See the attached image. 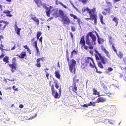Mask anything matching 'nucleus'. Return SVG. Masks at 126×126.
I'll return each mask as SVG.
<instances>
[{
	"instance_id": "1",
	"label": "nucleus",
	"mask_w": 126,
	"mask_h": 126,
	"mask_svg": "<svg viewBox=\"0 0 126 126\" xmlns=\"http://www.w3.org/2000/svg\"><path fill=\"white\" fill-rule=\"evenodd\" d=\"M86 11L90 15V18H86L85 19L88 21V20H94V24L96 25L97 23V18L96 15V12L95 8H94L93 9H90L88 8H84L82 9V11L84 12Z\"/></svg>"
},
{
	"instance_id": "2",
	"label": "nucleus",
	"mask_w": 126,
	"mask_h": 126,
	"mask_svg": "<svg viewBox=\"0 0 126 126\" xmlns=\"http://www.w3.org/2000/svg\"><path fill=\"white\" fill-rule=\"evenodd\" d=\"M86 44L88 46V47H87L85 45V42L84 41V37H82L80 42V44H81L82 46L81 48L83 49L84 48L85 49L87 50L88 48H89L90 49H93V46L92 45V43L90 42V40L89 39V37L88 35H87L86 37Z\"/></svg>"
},
{
	"instance_id": "3",
	"label": "nucleus",
	"mask_w": 126,
	"mask_h": 126,
	"mask_svg": "<svg viewBox=\"0 0 126 126\" xmlns=\"http://www.w3.org/2000/svg\"><path fill=\"white\" fill-rule=\"evenodd\" d=\"M46 8V14L48 16H49L50 14L55 16H57L58 12L56 9H54L53 7L51 6L47 7Z\"/></svg>"
},
{
	"instance_id": "4",
	"label": "nucleus",
	"mask_w": 126,
	"mask_h": 126,
	"mask_svg": "<svg viewBox=\"0 0 126 126\" xmlns=\"http://www.w3.org/2000/svg\"><path fill=\"white\" fill-rule=\"evenodd\" d=\"M95 52L96 53L95 54V57L97 60H99L100 59L102 63L103 64H105L108 61L106 58L101 56L100 54L96 50H95Z\"/></svg>"
},
{
	"instance_id": "5",
	"label": "nucleus",
	"mask_w": 126,
	"mask_h": 126,
	"mask_svg": "<svg viewBox=\"0 0 126 126\" xmlns=\"http://www.w3.org/2000/svg\"><path fill=\"white\" fill-rule=\"evenodd\" d=\"M76 64V61L73 59L71 60L68 63L69 70L72 73H73V71L74 73H75Z\"/></svg>"
},
{
	"instance_id": "6",
	"label": "nucleus",
	"mask_w": 126,
	"mask_h": 126,
	"mask_svg": "<svg viewBox=\"0 0 126 126\" xmlns=\"http://www.w3.org/2000/svg\"><path fill=\"white\" fill-rule=\"evenodd\" d=\"M84 63L86 65H89L92 68H94L95 66V64L93 59L88 57L84 61Z\"/></svg>"
},
{
	"instance_id": "7",
	"label": "nucleus",
	"mask_w": 126,
	"mask_h": 126,
	"mask_svg": "<svg viewBox=\"0 0 126 126\" xmlns=\"http://www.w3.org/2000/svg\"><path fill=\"white\" fill-rule=\"evenodd\" d=\"M17 65L16 59L15 58H14L12 60V64H9V66L11 68V70L12 72H14L16 70Z\"/></svg>"
},
{
	"instance_id": "8",
	"label": "nucleus",
	"mask_w": 126,
	"mask_h": 126,
	"mask_svg": "<svg viewBox=\"0 0 126 126\" xmlns=\"http://www.w3.org/2000/svg\"><path fill=\"white\" fill-rule=\"evenodd\" d=\"M62 19L63 22V24L64 26H67L70 23V20L66 16H64V17L62 18Z\"/></svg>"
},
{
	"instance_id": "9",
	"label": "nucleus",
	"mask_w": 126,
	"mask_h": 126,
	"mask_svg": "<svg viewBox=\"0 0 126 126\" xmlns=\"http://www.w3.org/2000/svg\"><path fill=\"white\" fill-rule=\"evenodd\" d=\"M90 36L93 41L92 42H91L92 43V45L93 44V45H95L96 44L95 41L96 39L95 36L94 34H92L90 35Z\"/></svg>"
},
{
	"instance_id": "10",
	"label": "nucleus",
	"mask_w": 126,
	"mask_h": 126,
	"mask_svg": "<svg viewBox=\"0 0 126 126\" xmlns=\"http://www.w3.org/2000/svg\"><path fill=\"white\" fill-rule=\"evenodd\" d=\"M52 95L55 98H59L60 96L56 90L52 92Z\"/></svg>"
},
{
	"instance_id": "11",
	"label": "nucleus",
	"mask_w": 126,
	"mask_h": 126,
	"mask_svg": "<svg viewBox=\"0 0 126 126\" xmlns=\"http://www.w3.org/2000/svg\"><path fill=\"white\" fill-rule=\"evenodd\" d=\"M59 14L62 18L66 16V14L64 13L63 11L60 10L59 11Z\"/></svg>"
},
{
	"instance_id": "12",
	"label": "nucleus",
	"mask_w": 126,
	"mask_h": 126,
	"mask_svg": "<svg viewBox=\"0 0 126 126\" xmlns=\"http://www.w3.org/2000/svg\"><path fill=\"white\" fill-rule=\"evenodd\" d=\"M105 100L102 97H100L98 98L97 100L94 103H99L100 102H102L104 101Z\"/></svg>"
},
{
	"instance_id": "13",
	"label": "nucleus",
	"mask_w": 126,
	"mask_h": 126,
	"mask_svg": "<svg viewBox=\"0 0 126 126\" xmlns=\"http://www.w3.org/2000/svg\"><path fill=\"white\" fill-rule=\"evenodd\" d=\"M34 44L35 46V48L36 50V53L37 55H38L40 54V52L39 51V50L38 48V47L37 45V42L36 41H35L34 43Z\"/></svg>"
},
{
	"instance_id": "14",
	"label": "nucleus",
	"mask_w": 126,
	"mask_h": 126,
	"mask_svg": "<svg viewBox=\"0 0 126 126\" xmlns=\"http://www.w3.org/2000/svg\"><path fill=\"white\" fill-rule=\"evenodd\" d=\"M26 52L25 51H23L21 52V54H20V55L18 56L20 58H24L26 56Z\"/></svg>"
},
{
	"instance_id": "15",
	"label": "nucleus",
	"mask_w": 126,
	"mask_h": 126,
	"mask_svg": "<svg viewBox=\"0 0 126 126\" xmlns=\"http://www.w3.org/2000/svg\"><path fill=\"white\" fill-rule=\"evenodd\" d=\"M31 18L36 22L37 25H39V20L37 18H36V17H32Z\"/></svg>"
},
{
	"instance_id": "16",
	"label": "nucleus",
	"mask_w": 126,
	"mask_h": 126,
	"mask_svg": "<svg viewBox=\"0 0 126 126\" xmlns=\"http://www.w3.org/2000/svg\"><path fill=\"white\" fill-rule=\"evenodd\" d=\"M42 59V58H38L37 60V63L36 64V65L38 67H40L41 66L40 63V61Z\"/></svg>"
},
{
	"instance_id": "17",
	"label": "nucleus",
	"mask_w": 126,
	"mask_h": 126,
	"mask_svg": "<svg viewBox=\"0 0 126 126\" xmlns=\"http://www.w3.org/2000/svg\"><path fill=\"white\" fill-rule=\"evenodd\" d=\"M71 87H72L73 90L74 91V92H75V91H77V88L75 83L73 84V86H72Z\"/></svg>"
},
{
	"instance_id": "18",
	"label": "nucleus",
	"mask_w": 126,
	"mask_h": 126,
	"mask_svg": "<svg viewBox=\"0 0 126 126\" xmlns=\"http://www.w3.org/2000/svg\"><path fill=\"white\" fill-rule=\"evenodd\" d=\"M34 1L35 2V3L37 5L38 7H40L42 5V4L41 2L39 1H36L34 0Z\"/></svg>"
},
{
	"instance_id": "19",
	"label": "nucleus",
	"mask_w": 126,
	"mask_h": 126,
	"mask_svg": "<svg viewBox=\"0 0 126 126\" xmlns=\"http://www.w3.org/2000/svg\"><path fill=\"white\" fill-rule=\"evenodd\" d=\"M6 25L5 22L3 21H0V29L1 27L3 25L4 26V27H5Z\"/></svg>"
},
{
	"instance_id": "20",
	"label": "nucleus",
	"mask_w": 126,
	"mask_h": 126,
	"mask_svg": "<svg viewBox=\"0 0 126 126\" xmlns=\"http://www.w3.org/2000/svg\"><path fill=\"white\" fill-rule=\"evenodd\" d=\"M77 51H75L74 50L71 53V57L72 58L73 57V55H76L77 53Z\"/></svg>"
},
{
	"instance_id": "21",
	"label": "nucleus",
	"mask_w": 126,
	"mask_h": 126,
	"mask_svg": "<svg viewBox=\"0 0 126 126\" xmlns=\"http://www.w3.org/2000/svg\"><path fill=\"white\" fill-rule=\"evenodd\" d=\"M55 76L58 79H59L60 77V75L58 71H55Z\"/></svg>"
},
{
	"instance_id": "22",
	"label": "nucleus",
	"mask_w": 126,
	"mask_h": 126,
	"mask_svg": "<svg viewBox=\"0 0 126 126\" xmlns=\"http://www.w3.org/2000/svg\"><path fill=\"white\" fill-rule=\"evenodd\" d=\"M93 94L95 95H99V92L97 91V90L94 89H93Z\"/></svg>"
},
{
	"instance_id": "23",
	"label": "nucleus",
	"mask_w": 126,
	"mask_h": 126,
	"mask_svg": "<svg viewBox=\"0 0 126 126\" xmlns=\"http://www.w3.org/2000/svg\"><path fill=\"white\" fill-rule=\"evenodd\" d=\"M104 41V40L101 38H99L98 39V42L99 44H101Z\"/></svg>"
},
{
	"instance_id": "24",
	"label": "nucleus",
	"mask_w": 126,
	"mask_h": 126,
	"mask_svg": "<svg viewBox=\"0 0 126 126\" xmlns=\"http://www.w3.org/2000/svg\"><path fill=\"white\" fill-rule=\"evenodd\" d=\"M116 53L117 55L120 58H122L123 55V54L122 53L120 52H119L118 53H117V52Z\"/></svg>"
},
{
	"instance_id": "25",
	"label": "nucleus",
	"mask_w": 126,
	"mask_h": 126,
	"mask_svg": "<svg viewBox=\"0 0 126 126\" xmlns=\"http://www.w3.org/2000/svg\"><path fill=\"white\" fill-rule=\"evenodd\" d=\"M103 16L102 15H100V20H101V21L102 23L103 24H104V23L103 22Z\"/></svg>"
},
{
	"instance_id": "26",
	"label": "nucleus",
	"mask_w": 126,
	"mask_h": 126,
	"mask_svg": "<svg viewBox=\"0 0 126 126\" xmlns=\"http://www.w3.org/2000/svg\"><path fill=\"white\" fill-rule=\"evenodd\" d=\"M98 65L99 67L100 68H103V66L102 65V64L100 62H98Z\"/></svg>"
},
{
	"instance_id": "27",
	"label": "nucleus",
	"mask_w": 126,
	"mask_h": 126,
	"mask_svg": "<svg viewBox=\"0 0 126 126\" xmlns=\"http://www.w3.org/2000/svg\"><path fill=\"white\" fill-rule=\"evenodd\" d=\"M54 83H55V87L57 88L58 89L59 87V86L58 85V82L56 80H55L54 82Z\"/></svg>"
},
{
	"instance_id": "28",
	"label": "nucleus",
	"mask_w": 126,
	"mask_h": 126,
	"mask_svg": "<svg viewBox=\"0 0 126 126\" xmlns=\"http://www.w3.org/2000/svg\"><path fill=\"white\" fill-rule=\"evenodd\" d=\"M70 15L71 17L75 19H77L78 18L76 16L73 14H70Z\"/></svg>"
},
{
	"instance_id": "29",
	"label": "nucleus",
	"mask_w": 126,
	"mask_h": 126,
	"mask_svg": "<svg viewBox=\"0 0 126 126\" xmlns=\"http://www.w3.org/2000/svg\"><path fill=\"white\" fill-rule=\"evenodd\" d=\"M94 102H90L88 104V105H89V106H91V105H92L93 106H95V105L94 104L95 103H94Z\"/></svg>"
},
{
	"instance_id": "30",
	"label": "nucleus",
	"mask_w": 126,
	"mask_h": 126,
	"mask_svg": "<svg viewBox=\"0 0 126 126\" xmlns=\"http://www.w3.org/2000/svg\"><path fill=\"white\" fill-rule=\"evenodd\" d=\"M16 44H15V45L11 49V50H13L15 49L16 47H18L19 46V45L17 43V45H16Z\"/></svg>"
},
{
	"instance_id": "31",
	"label": "nucleus",
	"mask_w": 126,
	"mask_h": 126,
	"mask_svg": "<svg viewBox=\"0 0 126 126\" xmlns=\"http://www.w3.org/2000/svg\"><path fill=\"white\" fill-rule=\"evenodd\" d=\"M3 61L4 62H6V63H6L7 62H8V57L7 56H6L3 59Z\"/></svg>"
},
{
	"instance_id": "32",
	"label": "nucleus",
	"mask_w": 126,
	"mask_h": 126,
	"mask_svg": "<svg viewBox=\"0 0 126 126\" xmlns=\"http://www.w3.org/2000/svg\"><path fill=\"white\" fill-rule=\"evenodd\" d=\"M77 19V21L78 22V24L80 26V24H81L82 23V22L81 21H80V20L78 18Z\"/></svg>"
},
{
	"instance_id": "33",
	"label": "nucleus",
	"mask_w": 126,
	"mask_h": 126,
	"mask_svg": "<svg viewBox=\"0 0 126 126\" xmlns=\"http://www.w3.org/2000/svg\"><path fill=\"white\" fill-rule=\"evenodd\" d=\"M113 20L117 24L118 23V22L117 20V18L116 17L114 18L113 19Z\"/></svg>"
},
{
	"instance_id": "34",
	"label": "nucleus",
	"mask_w": 126,
	"mask_h": 126,
	"mask_svg": "<svg viewBox=\"0 0 126 126\" xmlns=\"http://www.w3.org/2000/svg\"><path fill=\"white\" fill-rule=\"evenodd\" d=\"M45 72H46V76L47 77V79H49V78H48V76H49V73H48L46 71H45Z\"/></svg>"
},
{
	"instance_id": "35",
	"label": "nucleus",
	"mask_w": 126,
	"mask_h": 126,
	"mask_svg": "<svg viewBox=\"0 0 126 126\" xmlns=\"http://www.w3.org/2000/svg\"><path fill=\"white\" fill-rule=\"evenodd\" d=\"M114 44H113L112 45V49L116 53L117 51L116 49L115 48L114 46Z\"/></svg>"
},
{
	"instance_id": "36",
	"label": "nucleus",
	"mask_w": 126,
	"mask_h": 126,
	"mask_svg": "<svg viewBox=\"0 0 126 126\" xmlns=\"http://www.w3.org/2000/svg\"><path fill=\"white\" fill-rule=\"evenodd\" d=\"M21 29H19L17 30L16 31H17V34L18 35H20V30Z\"/></svg>"
},
{
	"instance_id": "37",
	"label": "nucleus",
	"mask_w": 126,
	"mask_h": 126,
	"mask_svg": "<svg viewBox=\"0 0 126 126\" xmlns=\"http://www.w3.org/2000/svg\"><path fill=\"white\" fill-rule=\"evenodd\" d=\"M42 34L40 32H37V36L40 37Z\"/></svg>"
},
{
	"instance_id": "38",
	"label": "nucleus",
	"mask_w": 126,
	"mask_h": 126,
	"mask_svg": "<svg viewBox=\"0 0 126 126\" xmlns=\"http://www.w3.org/2000/svg\"><path fill=\"white\" fill-rule=\"evenodd\" d=\"M71 29L73 31H74L76 30V28L74 27L71 26Z\"/></svg>"
},
{
	"instance_id": "39",
	"label": "nucleus",
	"mask_w": 126,
	"mask_h": 126,
	"mask_svg": "<svg viewBox=\"0 0 126 126\" xmlns=\"http://www.w3.org/2000/svg\"><path fill=\"white\" fill-rule=\"evenodd\" d=\"M15 86H13V89L14 90L16 91H17L18 90V88H16V89H15Z\"/></svg>"
},
{
	"instance_id": "40",
	"label": "nucleus",
	"mask_w": 126,
	"mask_h": 126,
	"mask_svg": "<svg viewBox=\"0 0 126 126\" xmlns=\"http://www.w3.org/2000/svg\"><path fill=\"white\" fill-rule=\"evenodd\" d=\"M61 5L63 7H64V8H65L67 9L68 8V7H67L65 5H64L62 3H61Z\"/></svg>"
},
{
	"instance_id": "41",
	"label": "nucleus",
	"mask_w": 126,
	"mask_h": 126,
	"mask_svg": "<svg viewBox=\"0 0 126 126\" xmlns=\"http://www.w3.org/2000/svg\"><path fill=\"white\" fill-rule=\"evenodd\" d=\"M103 50L104 52L107 54V55H108V54H109L108 52L104 48L103 49Z\"/></svg>"
},
{
	"instance_id": "42",
	"label": "nucleus",
	"mask_w": 126,
	"mask_h": 126,
	"mask_svg": "<svg viewBox=\"0 0 126 126\" xmlns=\"http://www.w3.org/2000/svg\"><path fill=\"white\" fill-rule=\"evenodd\" d=\"M54 89V87L53 85H52L51 86V91L52 92H53L55 91Z\"/></svg>"
},
{
	"instance_id": "43",
	"label": "nucleus",
	"mask_w": 126,
	"mask_h": 126,
	"mask_svg": "<svg viewBox=\"0 0 126 126\" xmlns=\"http://www.w3.org/2000/svg\"><path fill=\"white\" fill-rule=\"evenodd\" d=\"M15 30L16 31L17 30L19 29L18 27L17 26V25L16 24H15Z\"/></svg>"
},
{
	"instance_id": "44",
	"label": "nucleus",
	"mask_w": 126,
	"mask_h": 126,
	"mask_svg": "<svg viewBox=\"0 0 126 126\" xmlns=\"http://www.w3.org/2000/svg\"><path fill=\"white\" fill-rule=\"evenodd\" d=\"M108 70L109 71H111L113 70V69L111 67H109L108 68Z\"/></svg>"
},
{
	"instance_id": "45",
	"label": "nucleus",
	"mask_w": 126,
	"mask_h": 126,
	"mask_svg": "<svg viewBox=\"0 0 126 126\" xmlns=\"http://www.w3.org/2000/svg\"><path fill=\"white\" fill-rule=\"evenodd\" d=\"M55 3L57 5H58L59 4H60L61 5V3H62L58 0L56 1Z\"/></svg>"
},
{
	"instance_id": "46",
	"label": "nucleus",
	"mask_w": 126,
	"mask_h": 126,
	"mask_svg": "<svg viewBox=\"0 0 126 126\" xmlns=\"http://www.w3.org/2000/svg\"><path fill=\"white\" fill-rule=\"evenodd\" d=\"M105 10L106 11L107 13H109L110 11V10L109 9H105Z\"/></svg>"
},
{
	"instance_id": "47",
	"label": "nucleus",
	"mask_w": 126,
	"mask_h": 126,
	"mask_svg": "<svg viewBox=\"0 0 126 126\" xmlns=\"http://www.w3.org/2000/svg\"><path fill=\"white\" fill-rule=\"evenodd\" d=\"M82 2L84 3H86L87 1V0H81Z\"/></svg>"
},
{
	"instance_id": "48",
	"label": "nucleus",
	"mask_w": 126,
	"mask_h": 126,
	"mask_svg": "<svg viewBox=\"0 0 126 126\" xmlns=\"http://www.w3.org/2000/svg\"><path fill=\"white\" fill-rule=\"evenodd\" d=\"M105 120L106 121H107L108 122H109V123L110 124H112V121H109V120L108 119H105Z\"/></svg>"
},
{
	"instance_id": "49",
	"label": "nucleus",
	"mask_w": 126,
	"mask_h": 126,
	"mask_svg": "<svg viewBox=\"0 0 126 126\" xmlns=\"http://www.w3.org/2000/svg\"><path fill=\"white\" fill-rule=\"evenodd\" d=\"M23 47L26 49L27 50L28 49H29L27 45Z\"/></svg>"
},
{
	"instance_id": "50",
	"label": "nucleus",
	"mask_w": 126,
	"mask_h": 126,
	"mask_svg": "<svg viewBox=\"0 0 126 126\" xmlns=\"http://www.w3.org/2000/svg\"><path fill=\"white\" fill-rule=\"evenodd\" d=\"M27 51L30 54H31V51L30 49H28L27 50Z\"/></svg>"
},
{
	"instance_id": "51",
	"label": "nucleus",
	"mask_w": 126,
	"mask_h": 126,
	"mask_svg": "<svg viewBox=\"0 0 126 126\" xmlns=\"http://www.w3.org/2000/svg\"><path fill=\"white\" fill-rule=\"evenodd\" d=\"M3 45H1L0 46V48L1 50H3L4 49H3Z\"/></svg>"
},
{
	"instance_id": "52",
	"label": "nucleus",
	"mask_w": 126,
	"mask_h": 126,
	"mask_svg": "<svg viewBox=\"0 0 126 126\" xmlns=\"http://www.w3.org/2000/svg\"><path fill=\"white\" fill-rule=\"evenodd\" d=\"M83 106L84 107H87L88 106H89V105H88V104H84Z\"/></svg>"
},
{
	"instance_id": "53",
	"label": "nucleus",
	"mask_w": 126,
	"mask_h": 126,
	"mask_svg": "<svg viewBox=\"0 0 126 126\" xmlns=\"http://www.w3.org/2000/svg\"><path fill=\"white\" fill-rule=\"evenodd\" d=\"M94 67L96 69V71L98 73H101V72L99 71H97V68L95 66H94Z\"/></svg>"
},
{
	"instance_id": "54",
	"label": "nucleus",
	"mask_w": 126,
	"mask_h": 126,
	"mask_svg": "<svg viewBox=\"0 0 126 126\" xmlns=\"http://www.w3.org/2000/svg\"><path fill=\"white\" fill-rule=\"evenodd\" d=\"M24 106L22 104H20L19 105V107L21 108H22Z\"/></svg>"
},
{
	"instance_id": "55",
	"label": "nucleus",
	"mask_w": 126,
	"mask_h": 126,
	"mask_svg": "<svg viewBox=\"0 0 126 126\" xmlns=\"http://www.w3.org/2000/svg\"><path fill=\"white\" fill-rule=\"evenodd\" d=\"M10 11H8V16L11 17L12 16V15L10 14Z\"/></svg>"
},
{
	"instance_id": "56",
	"label": "nucleus",
	"mask_w": 126,
	"mask_h": 126,
	"mask_svg": "<svg viewBox=\"0 0 126 126\" xmlns=\"http://www.w3.org/2000/svg\"><path fill=\"white\" fill-rule=\"evenodd\" d=\"M42 37H41L39 39V40L42 43Z\"/></svg>"
},
{
	"instance_id": "57",
	"label": "nucleus",
	"mask_w": 126,
	"mask_h": 126,
	"mask_svg": "<svg viewBox=\"0 0 126 126\" xmlns=\"http://www.w3.org/2000/svg\"><path fill=\"white\" fill-rule=\"evenodd\" d=\"M61 88H60L59 89V95H61Z\"/></svg>"
},
{
	"instance_id": "58",
	"label": "nucleus",
	"mask_w": 126,
	"mask_h": 126,
	"mask_svg": "<svg viewBox=\"0 0 126 126\" xmlns=\"http://www.w3.org/2000/svg\"><path fill=\"white\" fill-rule=\"evenodd\" d=\"M4 56V55L3 54L0 56V59H1L3 58Z\"/></svg>"
},
{
	"instance_id": "59",
	"label": "nucleus",
	"mask_w": 126,
	"mask_h": 126,
	"mask_svg": "<svg viewBox=\"0 0 126 126\" xmlns=\"http://www.w3.org/2000/svg\"><path fill=\"white\" fill-rule=\"evenodd\" d=\"M103 88H104L105 89H107V88L106 87L105 85H103Z\"/></svg>"
},
{
	"instance_id": "60",
	"label": "nucleus",
	"mask_w": 126,
	"mask_h": 126,
	"mask_svg": "<svg viewBox=\"0 0 126 126\" xmlns=\"http://www.w3.org/2000/svg\"><path fill=\"white\" fill-rule=\"evenodd\" d=\"M95 32V33L98 37V38H99V36L98 35V34L96 32Z\"/></svg>"
},
{
	"instance_id": "61",
	"label": "nucleus",
	"mask_w": 126,
	"mask_h": 126,
	"mask_svg": "<svg viewBox=\"0 0 126 126\" xmlns=\"http://www.w3.org/2000/svg\"><path fill=\"white\" fill-rule=\"evenodd\" d=\"M120 0H115L114 1V2L116 3L119 1H120Z\"/></svg>"
},
{
	"instance_id": "62",
	"label": "nucleus",
	"mask_w": 126,
	"mask_h": 126,
	"mask_svg": "<svg viewBox=\"0 0 126 126\" xmlns=\"http://www.w3.org/2000/svg\"><path fill=\"white\" fill-rule=\"evenodd\" d=\"M109 41V43L110 45H111L112 44V42L111 40H110Z\"/></svg>"
},
{
	"instance_id": "63",
	"label": "nucleus",
	"mask_w": 126,
	"mask_h": 126,
	"mask_svg": "<svg viewBox=\"0 0 126 126\" xmlns=\"http://www.w3.org/2000/svg\"><path fill=\"white\" fill-rule=\"evenodd\" d=\"M0 38H1L0 40H1V39H3L4 38V37L3 36H1Z\"/></svg>"
},
{
	"instance_id": "64",
	"label": "nucleus",
	"mask_w": 126,
	"mask_h": 126,
	"mask_svg": "<svg viewBox=\"0 0 126 126\" xmlns=\"http://www.w3.org/2000/svg\"><path fill=\"white\" fill-rule=\"evenodd\" d=\"M112 39V37L110 36L109 37V40H111V39Z\"/></svg>"
}]
</instances>
